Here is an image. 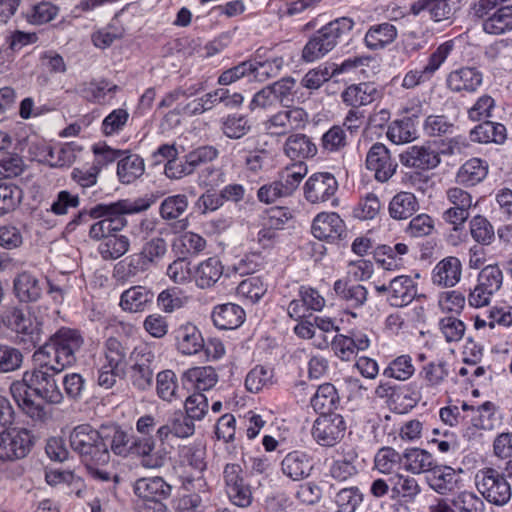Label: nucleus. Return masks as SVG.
Wrapping results in <instances>:
<instances>
[{"mask_svg": "<svg viewBox=\"0 0 512 512\" xmlns=\"http://www.w3.org/2000/svg\"><path fill=\"white\" fill-rule=\"evenodd\" d=\"M489 165L480 158H471L463 163L456 173V182L465 187H473L488 175Z\"/></svg>", "mask_w": 512, "mask_h": 512, "instance_id": "28", "label": "nucleus"}, {"mask_svg": "<svg viewBox=\"0 0 512 512\" xmlns=\"http://www.w3.org/2000/svg\"><path fill=\"white\" fill-rule=\"evenodd\" d=\"M483 83V73L475 67H461L451 71L446 78L447 88L461 95L473 94Z\"/></svg>", "mask_w": 512, "mask_h": 512, "instance_id": "13", "label": "nucleus"}, {"mask_svg": "<svg viewBox=\"0 0 512 512\" xmlns=\"http://www.w3.org/2000/svg\"><path fill=\"white\" fill-rule=\"evenodd\" d=\"M251 124L245 115L231 114L222 121L221 130L230 139H240L249 133Z\"/></svg>", "mask_w": 512, "mask_h": 512, "instance_id": "57", "label": "nucleus"}, {"mask_svg": "<svg viewBox=\"0 0 512 512\" xmlns=\"http://www.w3.org/2000/svg\"><path fill=\"white\" fill-rule=\"evenodd\" d=\"M363 499L364 495L360 489L357 486H351L339 489L333 497V502L337 508L336 512H355Z\"/></svg>", "mask_w": 512, "mask_h": 512, "instance_id": "50", "label": "nucleus"}, {"mask_svg": "<svg viewBox=\"0 0 512 512\" xmlns=\"http://www.w3.org/2000/svg\"><path fill=\"white\" fill-rule=\"evenodd\" d=\"M23 199L22 189L14 183L0 184V216L14 211Z\"/></svg>", "mask_w": 512, "mask_h": 512, "instance_id": "58", "label": "nucleus"}, {"mask_svg": "<svg viewBox=\"0 0 512 512\" xmlns=\"http://www.w3.org/2000/svg\"><path fill=\"white\" fill-rule=\"evenodd\" d=\"M512 29V5L497 7L484 20L483 30L488 34L500 35Z\"/></svg>", "mask_w": 512, "mask_h": 512, "instance_id": "47", "label": "nucleus"}, {"mask_svg": "<svg viewBox=\"0 0 512 512\" xmlns=\"http://www.w3.org/2000/svg\"><path fill=\"white\" fill-rule=\"evenodd\" d=\"M32 359L35 364L34 369L46 370V372L60 373L70 367L49 340L34 352Z\"/></svg>", "mask_w": 512, "mask_h": 512, "instance_id": "26", "label": "nucleus"}, {"mask_svg": "<svg viewBox=\"0 0 512 512\" xmlns=\"http://www.w3.org/2000/svg\"><path fill=\"white\" fill-rule=\"evenodd\" d=\"M30 391V385L25 381V373L23 374L22 381H15L10 386L11 395L19 407H21L34 420H46L48 418V413L45 407L41 404L35 403L31 399Z\"/></svg>", "mask_w": 512, "mask_h": 512, "instance_id": "20", "label": "nucleus"}, {"mask_svg": "<svg viewBox=\"0 0 512 512\" xmlns=\"http://www.w3.org/2000/svg\"><path fill=\"white\" fill-rule=\"evenodd\" d=\"M346 423L340 414L320 415L313 424L312 436L323 447H333L344 437Z\"/></svg>", "mask_w": 512, "mask_h": 512, "instance_id": "9", "label": "nucleus"}, {"mask_svg": "<svg viewBox=\"0 0 512 512\" xmlns=\"http://www.w3.org/2000/svg\"><path fill=\"white\" fill-rule=\"evenodd\" d=\"M455 129L454 122L445 115H429L423 123V131L428 137L452 135Z\"/></svg>", "mask_w": 512, "mask_h": 512, "instance_id": "55", "label": "nucleus"}, {"mask_svg": "<svg viewBox=\"0 0 512 512\" xmlns=\"http://www.w3.org/2000/svg\"><path fill=\"white\" fill-rule=\"evenodd\" d=\"M311 231L319 240L334 242L345 236L346 226L337 213L322 212L314 218Z\"/></svg>", "mask_w": 512, "mask_h": 512, "instance_id": "15", "label": "nucleus"}, {"mask_svg": "<svg viewBox=\"0 0 512 512\" xmlns=\"http://www.w3.org/2000/svg\"><path fill=\"white\" fill-rule=\"evenodd\" d=\"M462 264L454 256L439 261L432 271V281L440 287H454L461 279Z\"/></svg>", "mask_w": 512, "mask_h": 512, "instance_id": "23", "label": "nucleus"}, {"mask_svg": "<svg viewBox=\"0 0 512 512\" xmlns=\"http://www.w3.org/2000/svg\"><path fill=\"white\" fill-rule=\"evenodd\" d=\"M167 250L168 247L166 240L157 236L146 241L142 245L139 253L152 268L157 266L158 263L164 258Z\"/></svg>", "mask_w": 512, "mask_h": 512, "instance_id": "60", "label": "nucleus"}, {"mask_svg": "<svg viewBox=\"0 0 512 512\" xmlns=\"http://www.w3.org/2000/svg\"><path fill=\"white\" fill-rule=\"evenodd\" d=\"M145 171L144 160L137 154L121 157L117 163V176L123 184H130L140 178Z\"/></svg>", "mask_w": 512, "mask_h": 512, "instance_id": "45", "label": "nucleus"}, {"mask_svg": "<svg viewBox=\"0 0 512 512\" xmlns=\"http://www.w3.org/2000/svg\"><path fill=\"white\" fill-rule=\"evenodd\" d=\"M153 201L139 198L135 201L121 199L111 203H99L91 207L92 219L104 218V221L111 223L114 229L123 230L128 222L127 215L147 210Z\"/></svg>", "mask_w": 512, "mask_h": 512, "instance_id": "3", "label": "nucleus"}, {"mask_svg": "<svg viewBox=\"0 0 512 512\" xmlns=\"http://www.w3.org/2000/svg\"><path fill=\"white\" fill-rule=\"evenodd\" d=\"M400 161L406 167L430 170L440 164L441 158L429 144H424L408 147L400 154Z\"/></svg>", "mask_w": 512, "mask_h": 512, "instance_id": "18", "label": "nucleus"}, {"mask_svg": "<svg viewBox=\"0 0 512 512\" xmlns=\"http://www.w3.org/2000/svg\"><path fill=\"white\" fill-rule=\"evenodd\" d=\"M32 447V436L25 428H11L0 432V459L24 458Z\"/></svg>", "mask_w": 512, "mask_h": 512, "instance_id": "10", "label": "nucleus"}, {"mask_svg": "<svg viewBox=\"0 0 512 512\" xmlns=\"http://www.w3.org/2000/svg\"><path fill=\"white\" fill-rule=\"evenodd\" d=\"M7 325L26 348L36 347L42 340V322L30 311L13 309L7 316Z\"/></svg>", "mask_w": 512, "mask_h": 512, "instance_id": "5", "label": "nucleus"}, {"mask_svg": "<svg viewBox=\"0 0 512 512\" xmlns=\"http://www.w3.org/2000/svg\"><path fill=\"white\" fill-rule=\"evenodd\" d=\"M57 374L33 369L25 372V381L29 383L31 391L46 403L60 404L64 396L55 379Z\"/></svg>", "mask_w": 512, "mask_h": 512, "instance_id": "8", "label": "nucleus"}, {"mask_svg": "<svg viewBox=\"0 0 512 512\" xmlns=\"http://www.w3.org/2000/svg\"><path fill=\"white\" fill-rule=\"evenodd\" d=\"M151 269L150 265L137 252L119 261L113 268V277L117 281L126 282Z\"/></svg>", "mask_w": 512, "mask_h": 512, "instance_id": "35", "label": "nucleus"}, {"mask_svg": "<svg viewBox=\"0 0 512 512\" xmlns=\"http://www.w3.org/2000/svg\"><path fill=\"white\" fill-rule=\"evenodd\" d=\"M101 441L104 448L112 451L115 455L126 456L129 452V435L120 426L102 425L100 427Z\"/></svg>", "mask_w": 512, "mask_h": 512, "instance_id": "32", "label": "nucleus"}, {"mask_svg": "<svg viewBox=\"0 0 512 512\" xmlns=\"http://www.w3.org/2000/svg\"><path fill=\"white\" fill-rule=\"evenodd\" d=\"M308 173L305 163L298 161L290 164L278 172L276 181L285 197L293 195L300 183Z\"/></svg>", "mask_w": 512, "mask_h": 512, "instance_id": "31", "label": "nucleus"}, {"mask_svg": "<svg viewBox=\"0 0 512 512\" xmlns=\"http://www.w3.org/2000/svg\"><path fill=\"white\" fill-rule=\"evenodd\" d=\"M460 472L450 466L435 464L426 475L429 487L440 495H447L460 489L462 480Z\"/></svg>", "mask_w": 512, "mask_h": 512, "instance_id": "16", "label": "nucleus"}, {"mask_svg": "<svg viewBox=\"0 0 512 512\" xmlns=\"http://www.w3.org/2000/svg\"><path fill=\"white\" fill-rule=\"evenodd\" d=\"M366 168L374 173L378 182H387L396 172L397 162L391 157L389 149L383 143H374L368 150Z\"/></svg>", "mask_w": 512, "mask_h": 512, "instance_id": "11", "label": "nucleus"}, {"mask_svg": "<svg viewBox=\"0 0 512 512\" xmlns=\"http://www.w3.org/2000/svg\"><path fill=\"white\" fill-rule=\"evenodd\" d=\"M130 239L123 234H114L101 240L97 251L104 261H113L121 258L130 249Z\"/></svg>", "mask_w": 512, "mask_h": 512, "instance_id": "42", "label": "nucleus"}, {"mask_svg": "<svg viewBox=\"0 0 512 512\" xmlns=\"http://www.w3.org/2000/svg\"><path fill=\"white\" fill-rule=\"evenodd\" d=\"M397 35L396 27L385 22L372 25L365 34L364 42L370 50H380L394 42Z\"/></svg>", "mask_w": 512, "mask_h": 512, "instance_id": "41", "label": "nucleus"}, {"mask_svg": "<svg viewBox=\"0 0 512 512\" xmlns=\"http://www.w3.org/2000/svg\"><path fill=\"white\" fill-rule=\"evenodd\" d=\"M188 207V199L184 194H177L165 198L160 205V216L164 220L179 218Z\"/></svg>", "mask_w": 512, "mask_h": 512, "instance_id": "62", "label": "nucleus"}, {"mask_svg": "<svg viewBox=\"0 0 512 512\" xmlns=\"http://www.w3.org/2000/svg\"><path fill=\"white\" fill-rule=\"evenodd\" d=\"M446 199L450 204L443 214V220L452 226L455 232L462 231L470 216L473 206V196L460 187H450L446 190Z\"/></svg>", "mask_w": 512, "mask_h": 512, "instance_id": "6", "label": "nucleus"}, {"mask_svg": "<svg viewBox=\"0 0 512 512\" xmlns=\"http://www.w3.org/2000/svg\"><path fill=\"white\" fill-rule=\"evenodd\" d=\"M134 492L146 501L160 502L170 495L171 487L161 477L141 478L135 482Z\"/></svg>", "mask_w": 512, "mask_h": 512, "instance_id": "29", "label": "nucleus"}, {"mask_svg": "<svg viewBox=\"0 0 512 512\" xmlns=\"http://www.w3.org/2000/svg\"><path fill=\"white\" fill-rule=\"evenodd\" d=\"M416 294L417 284L412 277L400 275L390 280L387 301L391 306L403 307L411 303Z\"/></svg>", "mask_w": 512, "mask_h": 512, "instance_id": "22", "label": "nucleus"}, {"mask_svg": "<svg viewBox=\"0 0 512 512\" xmlns=\"http://www.w3.org/2000/svg\"><path fill=\"white\" fill-rule=\"evenodd\" d=\"M391 485L392 498H398L411 503L421 493L419 482L412 476L396 473L389 478Z\"/></svg>", "mask_w": 512, "mask_h": 512, "instance_id": "38", "label": "nucleus"}, {"mask_svg": "<svg viewBox=\"0 0 512 512\" xmlns=\"http://www.w3.org/2000/svg\"><path fill=\"white\" fill-rule=\"evenodd\" d=\"M475 486L489 503L504 506L512 496L511 486L502 472L492 467H485L475 474Z\"/></svg>", "mask_w": 512, "mask_h": 512, "instance_id": "4", "label": "nucleus"}, {"mask_svg": "<svg viewBox=\"0 0 512 512\" xmlns=\"http://www.w3.org/2000/svg\"><path fill=\"white\" fill-rule=\"evenodd\" d=\"M156 391L163 401L172 402L180 398L177 377L172 370H164L157 374Z\"/></svg>", "mask_w": 512, "mask_h": 512, "instance_id": "53", "label": "nucleus"}, {"mask_svg": "<svg viewBox=\"0 0 512 512\" xmlns=\"http://www.w3.org/2000/svg\"><path fill=\"white\" fill-rule=\"evenodd\" d=\"M436 461L431 453L420 448L406 449L403 453V466L407 472L420 475L431 471Z\"/></svg>", "mask_w": 512, "mask_h": 512, "instance_id": "37", "label": "nucleus"}, {"mask_svg": "<svg viewBox=\"0 0 512 512\" xmlns=\"http://www.w3.org/2000/svg\"><path fill=\"white\" fill-rule=\"evenodd\" d=\"M383 96L382 90L372 82H361L347 86L341 93L344 104L351 108L358 109L367 106Z\"/></svg>", "mask_w": 512, "mask_h": 512, "instance_id": "17", "label": "nucleus"}, {"mask_svg": "<svg viewBox=\"0 0 512 512\" xmlns=\"http://www.w3.org/2000/svg\"><path fill=\"white\" fill-rule=\"evenodd\" d=\"M184 378L198 391L209 390L218 382V374L211 366L188 369L184 373Z\"/></svg>", "mask_w": 512, "mask_h": 512, "instance_id": "49", "label": "nucleus"}, {"mask_svg": "<svg viewBox=\"0 0 512 512\" xmlns=\"http://www.w3.org/2000/svg\"><path fill=\"white\" fill-rule=\"evenodd\" d=\"M214 325L222 330L238 328L245 320V311L234 303L217 305L212 311Z\"/></svg>", "mask_w": 512, "mask_h": 512, "instance_id": "27", "label": "nucleus"}, {"mask_svg": "<svg viewBox=\"0 0 512 512\" xmlns=\"http://www.w3.org/2000/svg\"><path fill=\"white\" fill-rule=\"evenodd\" d=\"M236 291L239 297L256 303L265 295L267 284L260 277L252 276L241 281Z\"/></svg>", "mask_w": 512, "mask_h": 512, "instance_id": "59", "label": "nucleus"}, {"mask_svg": "<svg viewBox=\"0 0 512 512\" xmlns=\"http://www.w3.org/2000/svg\"><path fill=\"white\" fill-rule=\"evenodd\" d=\"M128 349L115 337L106 339L99 364L126 372Z\"/></svg>", "mask_w": 512, "mask_h": 512, "instance_id": "36", "label": "nucleus"}, {"mask_svg": "<svg viewBox=\"0 0 512 512\" xmlns=\"http://www.w3.org/2000/svg\"><path fill=\"white\" fill-rule=\"evenodd\" d=\"M452 506L458 512H484L483 500L471 491H462L452 499Z\"/></svg>", "mask_w": 512, "mask_h": 512, "instance_id": "64", "label": "nucleus"}, {"mask_svg": "<svg viewBox=\"0 0 512 512\" xmlns=\"http://www.w3.org/2000/svg\"><path fill=\"white\" fill-rule=\"evenodd\" d=\"M119 86L107 79H93L79 84L78 93L88 102L106 104L114 98Z\"/></svg>", "mask_w": 512, "mask_h": 512, "instance_id": "21", "label": "nucleus"}, {"mask_svg": "<svg viewBox=\"0 0 512 512\" xmlns=\"http://www.w3.org/2000/svg\"><path fill=\"white\" fill-rule=\"evenodd\" d=\"M339 396L336 388L331 383H324L318 387L316 393L311 398V406L321 415L331 414L336 408Z\"/></svg>", "mask_w": 512, "mask_h": 512, "instance_id": "48", "label": "nucleus"}, {"mask_svg": "<svg viewBox=\"0 0 512 512\" xmlns=\"http://www.w3.org/2000/svg\"><path fill=\"white\" fill-rule=\"evenodd\" d=\"M313 467V458L301 450L289 452L281 461L282 473L292 481H302L308 478Z\"/></svg>", "mask_w": 512, "mask_h": 512, "instance_id": "19", "label": "nucleus"}, {"mask_svg": "<svg viewBox=\"0 0 512 512\" xmlns=\"http://www.w3.org/2000/svg\"><path fill=\"white\" fill-rule=\"evenodd\" d=\"M402 463L403 454L392 447H382L374 457V467L382 474H391Z\"/></svg>", "mask_w": 512, "mask_h": 512, "instance_id": "56", "label": "nucleus"}, {"mask_svg": "<svg viewBox=\"0 0 512 512\" xmlns=\"http://www.w3.org/2000/svg\"><path fill=\"white\" fill-rule=\"evenodd\" d=\"M469 225L471 236L476 242L482 245H489L493 242L495 231L486 217L476 215L470 220Z\"/></svg>", "mask_w": 512, "mask_h": 512, "instance_id": "61", "label": "nucleus"}, {"mask_svg": "<svg viewBox=\"0 0 512 512\" xmlns=\"http://www.w3.org/2000/svg\"><path fill=\"white\" fill-rule=\"evenodd\" d=\"M419 208L418 199L413 193L401 191L390 200L388 212L394 220H406L412 217Z\"/></svg>", "mask_w": 512, "mask_h": 512, "instance_id": "39", "label": "nucleus"}, {"mask_svg": "<svg viewBox=\"0 0 512 512\" xmlns=\"http://www.w3.org/2000/svg\"><path fill=\"white\" fill-rule=\"evenodd\" d=\"M154 293L146 286L135 285L122 292L120 307L130 313L145 311L153 302Z\"/></svg>", "mask_w": 512, "mask_h": 512, "instance_id": "25", "label": "nucleus"}, {"mask_svg": "<svg viewBox=\"0 0 512 512\" xmlns=\"http://www.w3.org/2000/svg\"><path fill=\"white\" fill-rule=\"evenodd\" d=\"M100 429L80 424L69 433V445L84 465L108 464L110 452L104 448Z\"/></svg>", "mask_w": 512, "mask_h": 512, "instance_id": "2", "label": "nucleus"}, {"mask_svg": "<svg viewBox=\"0 0 512 512\" xmlns=\"http://www.w3.org/2000/svg\"><path fill=\"white\" fill-rule=\"evenodd\" d=\"M353 27L354 21L349 17L330 21L309 38L302 49L301 59L306 63H312L323 58L340 40L348 36Z\"/></svg>", "mask_w": 512, "mask_h": 512, "instance_id": "1", "label": "nucleus"}, {"mask_svg": "<svg viewBox=\"0 0 512 512\" xmlns=\"http://www.w3.org/2000/svg\"><path fill=\"white\" fill-rule=\"evenodd\" d=\"M387 137L395 144L408 143L417 138V131L411 118L394 121L387 131Z\"/></svg>", "mask_w": 512, "mask_h": 512, "instance_id": "51", "label": "nucleus"}, {"mask_svg": "<svg viewBox=\"0 0 512 512\" xmlns=\"http://www.w3.org/2000/svg\"><path fill=\"white\" fill-rule=\"evenodd\" d=\"M13 284L15 294L22 302L39 300L45 289V283L27 271L19 273L15 277Z\"/></svg>", "mask_w": 512, "mask_h": 512, "instance_id": "30", "label": "nucleus"}, {"mask_svg": "<svg viewBox=\"0 0 512 512\" xmlns=\"http://www.w3.org/2000/svg\"><path fill=\"white\" fill-rule=\"evenodd\" d=\"M449 376L448 364L444 360L430 361L422 366L419 377L427 389L439 391Z\"/></svg>", "mask_w": 512, "mask_h": 512, "instance_id": "40", "label": "nucleus"}, {"mask_svg": "<svg viewBox=\"0 0 512 512\" xmlns=\"http://www.w3.org/2000/svg\"><path fill=\"white\" fill-rule=\"evenodd\" d=\"M133 361L131 366L130 379L134 388L145 391L152 386L154 369L152 364L155 361V355L152 349L142 344L136 346L130 354Z\"/></svg>", "mask_w": 512, "mask_h": 512, "instance_id": "7", "label": "nucleus"}, {"mask_svg": "<svg viewBox=\"0 0 512 512\" xmlns=\"http://www.w3.org/2000/svg\"><path fill=\"white\" fill-rule=\"evenodd\" d=\"M283 150L290 159L301 161L313 158L317 154L318 148L310 137L298 133L292 134L286 139Z\"/></svg>", "mask_w": 512, "mask_h": 512, "instance_id": "34", "label": "nucleus"}, {"mask_svg": "<svg viewBox=\"0 0 512 512\" xmlns=\"http://www.w3.org/2000/svg\"><path fill=\"white\" fill-rule=\"evenodd\" d=\"M223 266L216 257L201 262L195 271V281L198 287L204 289L212 287L222 276Z\"/></svg>", "mask_w": 512, "mask_h": 512, "instance_id": "46", "label": "nucleus"}, {"mask_svg": "<svg viewBox=\"0 0 512 512\" xmlns=\"http://www.w3.org/2000/svg\"><path fill=\"white\" fill-rule=\"evenodd\" d=\"M438 328L447 343L460 342L466 331L465 323L455 315L442 317L438 322Z\"/></svg>", "mask_w": 512, "mask_h": 512, "instance_id": "54", "label": "nucleus"}, {"mask_svg": "<svg viewBox=\"0 0 512 512\" xmlns=\"http://www.w3.org/2000/svg\"><path fill=\"white\" fill-rule=\"evenodd\" d=\"M178 350L185 355L196 354L204 347V340L198 328L190 323L183 324L175 330Z\"/></svg>", "mask_w": 512, "mask_h": 512, "instance_id": "33", "label": "nucleus"}, {"mask_svg": "<svg viewBox=\"0 0 512 512\" xmlns=\"http://www.w3.org/2000/svg\"><path fill=\"white\" fill-rule=\"evenodd\" d=\"M496 406L490 402H484L476 407L475 415L471 418V424L467 426L464 436L468 439L475 438L479 430H492V417L495 415Z\"/></svg>", "mask_w": 512, "mask_h": 512, "instance_id": "44", "label": "nucleus"}, {"mask_svg": "<svg viewBox=\"0 0 512 512\" xmlns=\"http://www.w3.org/2000/svg\"><path fill=\"white\" fill-rule=\"evenodd\" d=\"M187 301L188 297L176 287L163 290L157 298L158 306L166 313L182 308Z\"/></svg>", "mask_w": 512, "mask_h": 512, "instance_id": "63", "label": "nucleus"}, {"mask_svg": "<svg viewBox=\"0 0 512 512\" xmlns=\"http://www.w3.org/2000/svg\"><path fill=\"white\" fill-rule=\"evenodd\" d=\"M333 290L347 309H359L363 307L368 300V290L361 284H351L342 279H338L334 282Z\"/></svg>", "mask_w": 512, "mask_h": 512, "instance_id": "24", "label": "nucleus"}, {"mask_svg": "<svg viewBox=\"0 0 512 512\" xmlns=\"http://www.w3.org/2000/svg\"><path fill=\"white\" fill-rule=\"evenodd\" d=\"M348 136L343 126L333 125L320 138L319 147L323 154H339L348 146Z\"/></svg>", "mask_w": 512, "mask_h": 512, "instance_id": "43", "label": "nucleus"}, {"mask_svg": "<svg viewBox=\"0 0 512 512\" xmlns=\"http://www.w3.org/2000/svg\"><path fill=\"white\" fill-rule=\"evenodd\" d=\"M415 373V366L410 355H400L393 359L383 370V376L398 381H406Z\"/></svg>", "mask_w": 512, "mask_h": 512, "instance_id": "52", "label": "nucleus"}, {"mask_svg": "<svg viewBox=\"0 0 512 512\" xmlns=\"http://www.w3.org/2000/svg\"><path fill=\"white\" fill-rule=\"evenodd\" d=\"M48 340L69 366L76 362V353L84 344V338L81 333L76 329L68 327H61Z\"/></svg>", "mask_w": 512, "mask_h": 512, "instance_id": "14", "label": "nucleus"}, {"mask_svg": "<svg viewBox=\"0 0 512 512\" xmlns=\"http://www.w3.org/2000/svg\"><path fill=\"white\" fill-rule=\"evenodd\" d=\"M338 189L335 176L328 172H319L311 175L304 184V197L312 203H322L333 197Z\"/></svg>", "mask_w": 512, "mask_h": 512, "instance_id": "12", "label": "nucleus"}]
</instances>
